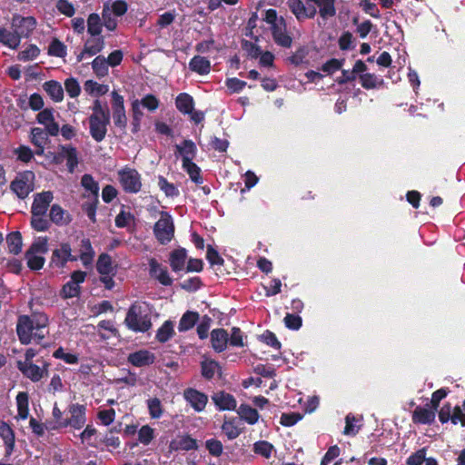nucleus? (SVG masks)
<instances>
[{"mask_svg":"<svg viewBox=\"0 0 465 465\" xmlns=\"http://www.w3.org/2000/svg\"><path fill=\"white\" fill-rule=\"evenodd\" d=\"M89 200L82 204V210L87 215L92 223L96 222V210L99 203V199L96 197H88Z\"/></svg>","mask_w":465,"mask_h":465,"instance_id":"45","label":"nucleus"},{"mask_svg":"<svg viewBox=\"0 0 465 465\" xmlns=\"http://www.w3.org/2000/svg\"><path fill=\"white\" fill-rule=\"evenodd\" d=\"M64 89L71 98L77 97L81 93L80 84L74 77L67 78L64 81Z\"/></svg>","mask_w":465,"mask_h":465,"instance_id":"64","label":"nucleus"},{"mask_svg":"<svg viewBox=\"0 0 465 465\" xmlns=\"http://www.w3.org/2000/svg\"><path fill=\"white\" fill-rule=\"evenodd\" d=\"M344 61V59L331 58L322 65L321 70L328 74H331L334 72L341 69Z\"/></svg>","mask_w":465,"mask_h":465,"instance_id":"63","label":"nucleus"},{"mask_svg":"<svg viewBox=\"0 0 465 465\" xmlns=\"http://www.w3.org/2000/svg\"><path fill=\"white\" fill-rule=\"evenodd\" d=\"M187 259V251L183 247L174 249L170 252L169 262L172 271L174 272L183 270Z\"/></svg>","mask_w":465,"mask_h":465,"instance_id":"23","label":"nucleus"},{"mask_svg":"<svg viewBox=\"0 0 465 465\" xmlns=\"http://www.w3.org/2000/svg\"><path fill=\"white\" fill-rule=\"evenodd\" d=\"M176 152L182 155V163H187L194 159L197 148L192 140L185 139L181 144L176 145Z\"/></svg>","mask_w":465,"mask_h":465,"instance_id":"25","label":"nucleus"},{"mask_svg":"<svg viewBox=\"0 0 465 465\" xmlns=\"http://www.w3.org/2000/svg\"><path fill=\"white\" fill-rule=\"evenodd\" d=\"M220 369L219 363L214 360H204L201 362V374L207 381L213 379L215 372Z\"/></svg>","mask_w":465,"mask_h":465,"instance_id":"40","label":"nucleus"},{"mask_svg":"<svg viewBox=\"0 0 465 465\" xmlns=\"http://www.w3.org/2000/svg\"><path fill=\"white\" fill-rule=\"evenodd\" d=\"M273 445L267 440H259L253 445L254 453L261 455L266 459L272 456Z\"/></svg>","mask_w":465,"mask_h":465,"instance_id":"55","label":"nucleus"},{"mask_svg":"<svg viewBox=\"0 0 465 465\" xmlns=\"http://www.w3.org/2000/svg\"><path fill=\"white\" fill-rule=\"evenodd\" d=\"M149 415L152 419H160L163 414V404L157 397L146 401Z\"/></svg>","mask_w":465,"mask_h":465,"instance_id":"43","label":"nucleus"},{"mask_svg":"<svg viewBox=\"0 0 465 465\" xmlns=\"http://www.w3.org/2000/svg\"><path fill=\"white\" fill-rule=\"evenodd\" d=\"M53 357L62 360L67 364H77L79 361V357L77 354L65 352L63 347L56 349L53 353Z\"/></svg>","mask_w":465,"mask_h":465,"instance_id":"56","label":"nucleus"},{"mask_svg":"<svg viewBox=\"0 0 465 465\" xmlns=\"http://www.w3.org/2000/svg\"><path fill=\"white\" fill-rule=\"evenodd\" d=\"M96 270L100 275H115L116 273V271L113 266L112 257L106 252H103L98 256L96 262Z\"/></svg>","mask_w":465,"mask_h":465,"instance_id":"33","label":"nucleus"},{"mask_svg":"<svg viewBox=\"0 0 465 465\" xmlns=\"http://www.w3.org/2000/svg\"><path fill=\"white\" fill-rule=\"evenodd\" d=\"M122 189L127 193H137L142 189V176L135 168L124 166L117 172Z\"/></svg>","mask_w":465,"mask_h":465,"instance_id":"5","label":"nucleus"},{"mask_svg":"<svg viewBox=\"0 0 465 465\" xmlns=\"http://www.w3.org/2000/svg\"><path fill=\"white\" fill-rule=\"evenodd\" d=\"M436 411L427 405L426 407L417 406L412 412V421L415 424H431L435 420Z\"/></svg>","mask_w":465,"mask_h":465,"instance_id":"20","label":"nucleus"},{"mask_svg":"<svg viewBox=\"0 0 465 465\" xmlns=\"http://www.w3.org/2000/svg\"><path fill=\"white\" fill-rule=\"evenodd\" d=\"M48 54L59 58L66 55V45L57 38H54L48 46Z\"/></svg>","mask_w":465,"mask_h":465,"instance_id":"49","label":"nucleus"},{"mask_svg":"<svg viewBox=\"0 0 465 465\" xmlns=\"http://www.w3.org/2000/svg\"><path fill=\"white\" fill-rule=\"evenodd\" d=\"M308 54V48L305 45H302L287 60L290 64L298 66L304 63Z\"/></svg>","mask_w":465,"mask_h":465,"instance_id":"57","label":"nucleus"},{"mask_svg":"<svg viewBox=\"0 0 465 465\" xmlns=\"http://www.w3.org/2000/svg\"><path fill=\"white\" fill-rule=\"evenodd\" d=\"M212 347L216 352H222L227 348L229 335L224 329L218 328L211 331Z\"/></svg>","mask_w":465,"mask_h":465,"instance_id":"22","label":"nucleus"},{"mask_svg":"<svg viewBox=\"0 0 465 465\" xmlns=\"http://www.w3.org/2000/svg\"><path fill=\"white\" fill-rule=\"evenodd\" d=\"M60 156L66 159L68 171L73 173L78 164L77 150L72 145H60Z\"/></svg>","mask_w":465,"mask_h":465,"instance_id":"27","label":"nucleus"},{"mask_svg":"<svg viewBox=\"0 0 465 465\" xmlns=\"http://www.w3.org/2000/svg\"><path fill=\"white\" fill-rule=\"evenodd\" d=\"M287 5L299 22L312 19L317 14L314 5L309 4L306 5L302 0H287Z\"/></svg>","mask_w":465,"mask_h":465,"instance_id":"10","label":"nucleus"},{"mask_svg":"<svg viewBox=\"0 0 465 465\" xmlns=\"http://www.w3.org/2000/svg\"><path fill=\"white\" fill-rule=\"evenodd\" d=\"M132 133L136 134L140 130L141 120L143 116V114L140 109L139 102L137 100L132 104Z\"/></svg>","mask_w":465,"mask_h":465,"instance_id":"52","label":"nucleus"},{"mask_svg":"<svg viewBox=\"0 0 465 465\" xmlns=\"http://www.w3.org/2000/svg\"><path fill=\"white\" fill-rule=\"evenodd\" d=\"M143 312L142 303L135 302L131 304L124 319V323L129 330L134 332H146L151 329V317Z\"/></svg>","mask_w":465,"mask_h":465,"instance_id":"2","label":"nucleus"},{"mask_svg":"<svg viewBox=\"0 0 465 465\" xmlns=\"http://www.w3.org/2000/svg\"><path fill=\"white\" fill-rule=\"evenodd\" d=\"M35 173L32 171L19 173L10 183V190L19 199H25L34 190L33 181Z\"/></svg>","mask_w":465,"mask_h":465,"instance_id":"6","label":"nucleus"},{"mask_svg":"<svg viewBox=\"0 0 465 465\" xmlns=\"http://www.w3.org/2000/svg\"><path fill=\"white\" fill-rule=\"evenodd\" d=\"M183 399L196 412L204 411L208 403V396L194 388H187L183 392Z\"/></svg>","mask_w":465,"mask_h":465,"instance_id":"11","label":"nucleus"},{"mask_svg":"<svg viewBox=\"0 0 465 465\" xmlns=\"http://www.w3.org/2000/svg\"><path fill=\"white\" fill-rule=\"evenodd\" d=\"M154 438V430L149 425H143L138 430V440L147 446Z\"/></svg>","mask_w":465,"mask_h":465,"instance_id":"60","label":"nucleus"},{"mask_svg":"<svg viewBox=\"0 0 465 465\" xmlns=\"http://www.w3.org/2000/svg\"><path fill=\"white\" fill-rule=\"evenodd\" d=\"M183 170L188 173L190 179L196 184H202L203 179L201 175L200 167L193 162L182 163Z\"/></svg>","mask_w":465,"mask_h":465,"instance_id":"44","label":"nucleus"},{"mask_svg":"<svg viewBox=\"0 0 465 465\" xmlns=\"http://www.w3.org/2000/svg\"><path fill=\"white\" fill-rule=\"evenodd\" d=\"M0 44L12 50H16L19 47L21 41L15 30L10 31L5 27H0Z\"/></svg>","mask_w":465,"mask_h":465,"instance_id":"30","label":"nucleus"},{"mask_svg":"<svg viewBox=\"0 0 465 465\" xmlns=\"http://www.w3.org/2000/svg\"><path fill=\"white\" fill-rule=\"evenodd\" d=\"M17 369L33 382H38L46 377L45 370L40 369V366L34 362H22V361H18Z\"/></svg>","mask_w":465,"mask_h":465,"instance_id":"16","label":"nucleus"},{"mask_svg":"<svg viewBox=\"0 0 465 465\" xmlns=\"http://www.w3.org/2000/svg\"><path fill=\"white\" fill-rule=\"evenodd\" d=\"M153 234L161 244H167L173 238V220L168 212H160V219L155 223L153 226Z\"/></svg>","mask_w":465,"mask_h":465,"instance_id":"4","label":"nucleus"},{"mask_svg":"<svg viewBox=\"0 0 465 465\" xmlns=\"http://www.w3.org/2000/svg\"><path fill=\"white\" fill-rule=\"evenodd\" d=\"M198 320L199 313L197 312L187 311L183 314L179 321L178 331L180 332H184L191 330L196 324Z\"/></svg>","mask_w":465,"mask_h":465,"instance_id":"36","label":"nucleus"},{"mask_svg":"<svg viewBox=\"0 0 465 465\" xmlns=\"http://www.w3.org/2000/svg\"><path fill=\"white\" fill-rule=\"evenodd\" d=\"M48 252V238L38 237L25 252L27 267L32 271L41 270L45 262L44 254Z\"/></svg>","mask_w":465,"mask_h":465,"instance_id":"3","label":"nucleus"},{"mask_svg":"<svg viewBox=\"0 0 465 465\" xmlns=\"http://www.w3.org/2000/svg\"><path fill=\"white\" fill-rule=\"evenodd\" d=\"M242 48L247 53L252 59H257L262 54L261 47L249 40H242Z\"/></svg>","mask_w":465,"mask_h":465,"instance_id":"61","label":"nucleus"},{"mask_svg":"<svg viewBox=\"0 0 465 465\" xmlns=\"http://www.w3.org/2000/svg\"><path fill=\"white\" fill-rule=\"evenodd\" d=\"M78 257L73 255L72 247L68 242H60L52 252L50 266L63 269L68 262H76Z\"/></svg>","mask_w":465,"mask_h":465,"instance_id":"7","label":"nucleus"},{"mask_svg":"<svg viewBox=\"0 0 465 465\" xmlns=\"http://www.w3.org/2000/svg\"><path fill=\"white\" fill-rule=\"evenodd\" d=\"M103 24L109 31H114L117 26V21L113 17L112 13L109 9V4L104 5V9L102 13Z\"/></svg>","mask_w":465,"mask_h":465,"instance_id":"58","label":"nucleus"},{"mask_svg":"<svg viewBox=\"0 0 465 465\" xmlns=\"http://www.w3.org/2000/svg\"><path fill=\"white\" fill-rule=\"evenodd\" d=\"M104 47V41L103 36L94 39H89L84 45V52H86L88 55L93 56L100 53Z\"/></svg>","mask_w":465,"mask_h":465,"instance_id":"48","label":"nucleus"},{"mask_svg":"<svg viewBox=\"0 0 465 465\" xmlns=\"http://www.w3.org/2000/svg\"><path fill=\"white\" fill-rule=\"evenodd\" d=\"M84 90L91 94H95L96 95H103L108 92V86L98 84L94 80H87L84 83Z\"/></svg>","mask_w":465,"mask_h":465,"instance_id":"59","label":"nucleus"},{"mask_svg":"<svg viewBox=\"0 0 465 465\" xmlns=\"http://www.w3.org/2000/svg\"><path fill=\"white\" fill-rule=\"evenodd\" d=\"M237 413L248 424L253 425L258 422L260 415L256 409L248 404H241L237 410Z\"/></svg>","mask_w":465,"mask_h":465,"instance_id":"34","label":"nucleus"},{"mask_svg":"<svg viewBox=\"0 0 465 465\" xmlns=\"http://www.w3.org/2000/svg\"><path fill=\"white\" fill-rule=\"evenodd\" d=\"M47 141V134L40 127H34L31 129V143L36 147L44 149V145Z\"/></svg>","mask_w":465,"mask_h":465,"instance_id":"51","label":"nucleus"},{"mask_svg":"<svg viewBox=\"0 0 465 465\" xmlns=\"http://www.w3.org/2000/svg\"><path fill=\"white\" fill-rule=\"evenodd\" d=\"M28 393L25 391H20L16 395V405L18 416L22 420H25L29 415V402Z\"/></svg>","mask_w":465,"mask_h":465,"instance_id":"39","label":"nucleus"},{"mask_svg":"<svg viewBox=\"0 0 465 465\" xmlns=\"http://www.w3.org/2000/svg\"><path fill=\"white\" fill-rule=\"evenodd\" d=\"M81 185L84 187V189L86 192L90 193V195L88 197H96L98 198L99 194V184L94 179V177L89 174L85 173L81 178Z\"/></svg>","mask_w":465,"mask_h":465,"instance_id":"41","label":"nucleus"},{"mask_svg":"<svg viewBox=\"0 0 465 465\" xmlns=\"http://www.w3.org/2000/svg\"><path fill=\"white\" fill-rule=\"evenodd\" d=\"M53 199L54 195L51 191L36 193L31 206V213L34 215H45Z\"/></svg>","mask_w":465,"mask_h":465,"instance_id":"15","label":"nucleus"},{"mask_svg":"<svg viewBox=\"0 0 465 465\" xmlns=\"http://www.w3.org/2000/svg\"><path fill=\"white\" fill-rule=\"evenodd\" d=\"M158 186L166 197L174 198L179 196V189L172 183H169L163 175L158 176Z\"/></svg>","mask_w":465,"mask_h":465,"instance_id":"42","label":"nucleus"},{"mask_svg":"<svg viewBox=\"0 0 465 465\" xmlns=\"http://www.w3.org/2000/svg\"><path fill=\"white\" fill-rule=\"evenodd\" d=\"M48 317L44 312L20 315L17 319L16 333L22 344H29L33 339L39 343L48 333Z\"/></svg>","mask_w":465,"mask_h":465,"instance_id":"1","label":"nucleus"},{"mask_svg":"<svg viewBox=\"0 0 465 465\" xmlns=\"http://www.w3.org/2000/svg\"><path fill=\"white\" fill-rule=\"evenodd\" d=\"M260 340L264 342L266 345L271 346L272 348L280 351L282 348V344L277 339L274 332L266 330L261 336Z\"/></svg>","mask_w":465,"mask_h":465,"instance_id":"62","label":"nucleus"},{"mask_svg":"<svg viewBox=\"0 0 465 465\" xmlns=\"http://www.w3.org/2000/svg\"><path fill=\"white\" fill-rule=\"evenodd\" d=\"M222 430L229 440L236 439L242 432V429L236 425L234 419L225 420L222 425Z\"/></svg>","mask_w":465,"mask_h":465,"instance_id":"53","label":"nucleus"},{"mask_svg":"<svg viewBox=\"0 0 465 465\" xmlns=\"http://www.w3.org/2000/svg\"><path fill=\"white\" fill-rule=\"evenodd\" d=\"M212 400L219 411H234L237 406L234 396L224 391L214 392Z\"/></svg>","mask_w":465,"mask_h":465,"instance_id":"19","label":"nucleus"},{"mask_svg":"<svg viewBox=\"0 0 465 465\" xmlns=\"http://www.w3.org/2000/svg\"><path fill=\"white\" fill-rule=\"evenodd\" d=\"M359 80L362 88L366 90L377 89L383 85L382 78L378 77L374 74L365 73L359 75Z\"/></svg>","mask_w":465,"mask_h":465,"instance_id":"35","label":"nucleus"},{"mask_svg":"<svg viewBox=\"0 0 465 465\" xmlns=\"http://www.w3.org/2000/svg\"><path fill=\"white\" fill-rule=\"evenodd\" d=\"M175 334L173 322L170 320L165 321L157 330L155 339L161 343L167 342Z\"/></svg>","mask_w":465,"mask_h":465,"instance_id":"37","label":"nucleus"},{"mask_svg":"<svg viewBox=\"0 0 465 465\" xmlns=\"http://www.w3.org/2000/svg\"><path fill=\"white\" fill-rule=\"evenodd\" d=\"M148 264L149 274L152 278L157 280L163 286L173 284V279L170 277L167 268L163 267L155 258H150Z\"/></svg>","mask_w":465,"mask_h":465,"instance_id":"14","label":"nucleus"},{"mask_svg":"<svg viewBox=\"0 0 465 465\" xmlns=\"http://www.w3.org/2000/svg\"><path fill=\"white\" fill-rule=\"evenodd\" d=\"M189 68L200 75H205L211 71V62L206 57L195 55L191 59Z\"/></svg>","mask_w":465,"mask_h":465,"instance_id":"28","label":"nucleus"},{"mask_svg":"<svg viewBox=\"0 0 465 465\" xmlns=\"http://www.w3.org/2000/svg\"><path fill=\"white\" fill-rule=\"evenodd\" d=\"M102 21L99 15L93 13L88 16L87 19V32L93 35L97 36L102 32Z\"/></svg>","mask_w":465,"mask_h":465,"instance_id":"46","label":"nucleus"},{"mask_svg":"<svg viewBox=\"0 0 465 465\" xmlns=\"http://www.w3.org/2000/svg\"><path fill=\"white\" fill-rule=\"evenodd\" d=\"M81 293V287L73 284L70 281L64 283L59 292L62 299L67 300L71 298L79 297Z\"/></svg>","mask_w":465,"mask_h":465,"instance_id":"50","label":"nucleus"},{"mask_svg":"<svg viewBox=\"0 0 465 465\" xmlns=\"http://www.w3.org/2000/svg\"><path fill=\"white\" fill-rule=\"evenodd\" d=\"M43 88L54 102L59 103L63 101L64 89L59 82L55 80L46 81L43 84Z\"/></svg>","mask_w":465,"mask_h":465,"instance_id":"29","label":"nucleus"},{"mask_svg":"<svg viewBox=\"0 0 465 465\" xmlns=\"http://www.w3.org/2000/svg\"><path fill=\"white\" fill-rule=\"evenodd\" d=\"M6 243L10 253L18 254L21 252L23 245L21 232L15 231L7 234Z\"/></svg>","mask_w":465,"mask_h":465,"instance_id":"38","label":"nucleus"},{"mask_svg":"<svg viewBox=\"0 0 465 465\" xmlns=\"http://www.w3.org/2000/svg\"><path fill=\"white\" fill-rule=\"evenodd\" d=\"M198 448L197 440L190 435H183L170 442L171 450H193Z\"/></svg>","mask_w":465,"mask_h":465,"instance_id":"24","label":"nucleus"},{"mask_svg":"<svg viewBox=\"0 0 465 465\" xmlns=\"http://www.w3.org/2000/svg\"><path fill=\"white\" fill-rule=\"evenodd\" d=\"M88 121L92 138L97 143L102 142L106 136L110 118H99L96 115H90Z\"/></svg>","mask_w":465,"mask_h":465,"instance_id":"12","label":"nucleus"},{"mask_svg":"<svg viewBox=\"0 0 465 465\" xmlns=\"http://www.w3.org/2000/svg\"><path fill=\"white\" fill-rule=\"evenodd\" d=\"M175 106L180 113L187 114L194 109V100L191 94L181 93L175 98Z\"/></svg>","mask_w":465,"mask_h":465,"instance_id":"31","label":"nucleus"},{"mask_svg":"<svg viewBox=\"0 0 465 465\" xmlns=\"http://www.w3.org/2000/svg\"><path fill=\"white\" fill-rule=\"evenodd\" d=\"M108 66L106 59L102 55L96 56L92 62L94 73L99 78L104 77L108 74Z\"/></svg>","mask_w":465,"mask_h":465,"instance_id":"47","label":"nucleus"},{"mask_svg":"<svg viewBox=\"0 0 465 465\" xmlns=\"http://www.w3.org/2000/svg\"><path fill=\"white\" fill-rule=\"evenodd\" d=\"M0 437L5 445V457L9 458L15 447V435L12 427L5 421L0 420Z\"/></svg>","mask_w":465,"mask_h":465,"instance_id":"17","label":"nucleus"},{"mask_svg":"<svg viewBox=\"0 0 465 465\" xmlns=\"http://www.w3.org/2000/svg\"><path fill=\"white\" fill-rule=\"evenodd\" d=\"M80 247V254L77 257L82 262L83 265L85 268H88L92 265L95 255V252L92 246L90 239L83 238L81 240Z\"/></svg>","mask_w":465,"mask_h":465,"instance_id":"26","label":"nucleus"},{"mask_svg":"<svg viewBox=\"0 0 465 465\" xmlns=\"http://www.w3.org/2000/svg\"><path fill=\"white\" fill-rule=\"evenodd\" d=\"M70 418H66L61 425L70 426L74 430L82 429L86 422V407L79 403H72L68 406Z\"/></svg>","mask_w":465,"mask_h":465,"instance_id":"9","label":"nucleus"},{"mask_svg":"<svg viewBox=\"0 0 465 465\" xmlns=\"http://www.w3.org/2000/svg\"><path fill=\"white\" fill-rule=\"evenodd\" d=\"M127 361L138 368L150 366L154 363L155 355L150 351L143 349L130 353Z\"/></svg>","mask_w":465,"mask_h":465,"instance_id":"18","label":"nucleus"},{"mask_svg":"<svg viewBox=\"0 0 465 465\" xmlns=\"http://www.w3.org/2000/svg\"><path fill=\"white\" fill-rule=\"evenodd\" d=\"M37 25L34 16H22L15 14L11 19V28L15 30L18 38H28L35 29Z\"/></svg>","mask_w":465,"mask_h":465,"instance_id":"8","label":"nucleus"},{"mask_svg":"<svg viewBox=\"0 0 465 465\" xmlns=\"http://www.w3.org/2000/svg\"><path fill=\"white\" fill-rule=\"evenodd\" d=\"M40 54V49L36 45L31 44L25 50L18 53L19 61L26 62L35 59Z\"/></svg>","mask_w":465,"mask_h":465,"instance_id":"54","label":"nucleus"},{"mask_svg":"<svg viewBox=\"0 0 465 465\" xmlns=\"http://www.w3.org/2000/svg\"><path fill=\"white\" fill-rule=\"evenodd\" d=\"M49 219L58 226L67 225L72 222L71 214L59 204H53L51 206Z\"/></svg>","mask_w":465,"mask_h":465,"instance_id":"21","label":"nucleus"},{"mask_svg":"<svg viewBox=\"0 0 465 465\" xmlns=\"http://www.w3.org/2000/svg\"><path fill=\"white\" fill-rule=\"evenodd\" d=\"M272 39L275 44L284 48H290L292 45V38L287 33L286 23L282 16L280 17V23L271 26Z\"/></svg>","mask_w":465,"mask_h":465,"instance_id":"13","label":"nucleus"},{"mask_svg":"<svg viewBox=\"0 0 465 465\" xmlns=\"http://www.w3.org/2000/svg\"><path fill=\"white\" fill-rule=\"evenodd\" d=\"M319 6L320 15L326 19L336 15L335 0H305Z\"/></svg>","mask_w":465,"mask_h":465,"instance_id":"32","label":"nucleus"}]
</instances>
